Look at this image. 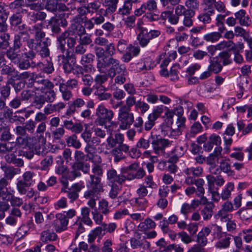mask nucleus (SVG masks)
Here are the masks:
<instances>
[{
    "label": "nucleus",
    "instance_id": "f257e3e1",
    "mask_svg": "<svg viewBox=\"0 0 252 252\" xmlns=\"http://www.w3.org/2000/svg\"><path fill=\"white\" fill-rule=\"evenodd\" d=\"M145 175V171L143 168H140L135 173L130 172L126 176L123 173L118 174L117 171L113 168L109 169L107 172V179L109 184L123 185L126 180L131 181L135 179H141Z\"/></svg>",
    "mask_w": 252,
    "mask_h": 252
},
{
    "label": "nucleus",
    "instance_id": "f03ea898",
    "mask_svg": "<svg viewBox=\"0 0 252 252\" xmlns=\"http://www.w3.org/2000/svg\"><path fill=\"white\" fill-rule=\"evenodd\" d=\"M77 40V34L72 30H67L62 32L57 38L58 49L63 53L66 50L65 44L68 50L74 48Z\"/></svg>",
    "mask_w": 252,
    "mask_h": 252
},
{
    "label": "nucleus",
    "instance_id": "7ed1b4c3",
    "mask_svg": "<svg viewBox=\"0 0 252 252\" xmlns=\"http://www.w3.org/2000/svg\"><path fill=\"white\" fill-rule=\"evenodd\" d=\"M109 75L112 79L114 78V85H121L126 82L127 72L125 66L119 63L114 68H109Z\"/></svg>",
    "mask_w": 252,
    "mask_h": 252
},
{
    "label": "nucleus",
    "instance_id": "20e7f679",
    "mask_svg": "<svg viewBox=\"0 0 252 252\" xmlns=\"http://www.w3.org/2000/svg\"><path fill=\"white\" fill-rule=\"evenodd\" d=\"M221 152V147H216L213 153L206 158V163L210 166L209 170L211 174L216 175L219 172L217 164L220 163V159L222 158Z\"/></svg>",
    "mask_w": 252,
    "mask_h": 252
},
{
    "label": "nucleus",
    "instance_id": "39448f33",
    "mask_svg": "<svg viewBox=\"0 0 252 252\" xmlns=\"http://www.w3.org/2000/svg\"><path fill=\"white\" fill-rule=\"evenodd\" d=\"M96 115L97 118L94 122L95 125L106 127V123L111 121L114 114L112 110L107 109L102 105H100L96 109Z\"/></svg>",
    "mask_w": 252,
    "mask_h": 252
},
{
    "label": "nucleus",
    "instance_id": "423d86ee",
    "mask_svg": "<svg viewBox=\"0 0 252 252\" xmlns=\"http://www.w3.org/2000/svg\"><path fill=\"white\" fill-rule=\"evenodd\" d=\"M149 139L152 140V145L154 153L158 155H166L167 156H169V153L167 151H165L166 147L170 145V142L167 139H162L157 135L151 134Z\"/></svg>",
    "mask_w": 252,
    "mask_h": 252
},
{
    "label": "nucleus",
    "instance_id": "0eeeda50",
    "mask_svg": "<svg viewBox=\"0 0 252 252\" xmlns=\"http://www.w3.org/2000/svg\"><path fill=\"white\" fill-rule=\"evenodd\" d=\"M117 228V224L115 222H110L106 223L103 222L101 226L96 227L94 230H92L88 235V242L89 243H93L97 236L101 235L102 231L107 233H114Z\"/></svg>",
    "mask_w": 252,
    "mask_h": 252
},
{
    "label": "nucleus",
    "instance_id": "6e6552de",
    "mask_svg": "<svg viewBox=\"0 0 252 252\" xmlns=\"http://www.w3.org/2000/svg\"><path fill=\"white\" fill-rule=\"evenodd\" d=\"M184 14V11L178 5L174 8V13L170 10L164 11L160 14V18L163 21L167 20L171 25H176L179 22L180 16H183Z\"/></svg>",
    "mask_w": 252,
    "mask_h": 252
},
{
    "label": "nucleus",
    "instance_id": "1a4fd4ad",
    "mask_svg": "<svg viewBox=\"0 0 252 252\" xmlns=\"http://www.w3.org/2000/svg\"><path fill=\"white\" fill-rule=\"evenodd\" d=\"M130 111L119 109L118 113V120L120 122L119 128L122 130L129 128L134 123V115Z\"/></svg>",
    "mask_w": 252,
    "mask_h": 252
},
{
    "label": "nucleus",
    "instance_id": "9d476101",
    "mask_svg": "<svg viewBox=\"0 0 252 252\" xmlns=\"http://www.w3.org/2000/svg\"><path fill=\"white\" fill-rule=\"evenodd\" d=\"M88 183L87 187L90 188V189L86 191V196L90 197L93 195L94 193L98 194L103 191V184L100 177L90 175V180Z\"/></svg>",
    "mask_w": 252,
    "mask_h": 252
},
{
    "label": "nucleus",
    "instance_id": "9b49d317",
    "mask_svg": "<svg viewBox=\"0 0 252 252\" xmlns=\"http://www.w3.org/2000/svg\"><path fill=\"white\" fill-rule=\"evenodd\" d=\"M81 137L86 143L85 151H94L96 150V146L100 142L99 138L92 137V133L90 130H85L81 134Z\"/></svg>",
    "mask_w": 252,
    "mask_h": 252
},
{
    "label": "nucleus",
    "instance_id": "f8f14e48",
    "mask_svg": "<svg viewBox=\"0 0 252 252\" xmlns=\"http://www.w3.org/2000/svg\"><path fill=\"white\" fill-rule=\"evenodd\" d=\"M214 228L218 232H221V227L216 224L209 225L203 228L197 235L196 242L200 246H205L207 243V236L211 233L212 229Z\"/></svg>",
    "mask_w": 252,
    "mask_h": 252
},
{
    "label": "nucleus",
    "instance_id": "ddd939ff",
    "mask_svg": "<svg viewBox=\"0 0 252 252\" xmlns=\"http://www.w3.org/2000/svg\"><path fill=\"white\" fill-rule=\"evenodd\" d=\"M32 85L36 91L44 92L46 90L53 89L54 84L48 79H44L40 75L37 74V76L34 78Z\"/></svg>",
    "mask_w": 252,
    "mask_h": 252
},
{
    "label": "nucleus",
    "instance_id": "4468645a",
    "mask_svg": "<svg viewBox=\"0 0 252 252\" xmlns=\"http://www.w3.org/2000/svg\"><path fill=\"white\" fill-rule=\"evenodd\" d=\"M119 61L112 57H109L107 59L104 57L102 59H97L96 68L98 71L100 73H106V71L108 66H111L110 68H114L119 63Z\"/></svg>",
    "mask_w": 252,
    "mask_h": 252
},
{
    "label": "nucleus",
    "instance_id": "2eb2a0df",
    "mask_svg": "<svg viewBox=\"0 0 252 252\" xmlns=\"http://www.w3.org/2000/svg\"><path fill=\"white\" fill-rule=\"evenodd\" d=\"M85 188L84 183L80 182L73 184L70 188L64 190L61 189V192L66 193L68 198L71 202L78 199L79 197L78 193Z\"/></svg>",
    "mask_w": 252,
    "mask_h": 252
},
{
    "label": "nucleus",
    "instance_id": "dca6fc26",
    "mask_svg": "<svg viewBox=\"0 0 252 252\" xmlns=\"http://www.w3.org/2000/svg\"><path fill=\"white\" fill-rule=\"evenodd\" d=\"M14 80L9 79L5 85L0 88V110L6 107V102L8 99L11 94V87L10 84H12Z\"/></svg>",
    "mask_w": 252,
    "mask_h": 252
},
{
    "label": "nucleus",
    "instance_id": "f3484780",
    "mask_svg": "<svg viewBox=\"0 0 252 252\" xmlns=\"http://www.w3.org/2000/svg\"><path fill=\"white\" fill-rule=\"evenodd\" d=\"M194 177V176H186L185 183L188 185L194 184L197 187L196 196L202 197L205 193V190L203 187L205 182L202 179H195Z\"/></svg>",
    "mask_w": 252,
    "mask_h": 252
},
{
    "label": "nucleus",
    "instance_id": "a211bd4d",
    "mask_svg": "<svg viewBox=\"0 0 252 252\" xmlns=\"http://www.w3.org/2000/svg\"><path fill=\"white\" fill-rule=\"evenodd\" d=\"M73 53L70 54V51H66L65 55H60L58 57V61L60 65H63V69L65 72H70L72 69V66L69 63V60L74 58Z\"/></svg>",
    "mask_w": 252,
    "mask_h": 252
},
{
    "label": "nucleus",
    "instance_id": "6ab92c4d",
    "mask_svg": "<svg viewBox=\"0 0 252 252\" xmlns=\"http://www.w3.org/2000/svg\"><path fill=\"white\" fill-rule=\"evenodd\" d=\"M90 166L89 163L84 162H75L72 166V170L70 174L73 178L81 176L82 171L85 173H88L90 171Z\"/></svg>",
    "mask_w": 252,
    "mask_h": 252
},
{
    "label": "nucleus",
    "instance_id": "aec40b11",
    "mask_svg": "<svg viewBox=\"0 0 252 252\" xmlns=\"http://www.w3.org/2000/svg\"><path fill=\"white\" fill-rule=\"evenodd\" d=\"M67 24V22L65 19L55 17H52L48 22V25L51 27L52 32L56 34L61 32V27L65 28Z\"/></svg>",
    "mask_w": 252,
    "mask_h": 252
},
{
    "label": "nucleus",
    "instance_id": "412c9836",
    "mask_svg": "<svg viewBox=\"0 0 252 252\" xmlns=\"http://www.w3.org/2000/svg\"><path fill=\"white\" fill-rule=\"evenodd\" d=\"M43 27L41 24H36L32 27V31L34 34V39H31L27 42V46L29 47L30 44L33 43L41 44L42 43V39L45 36V33L43 31Z\"/></svg>",
    "mask_w": 252,
    "mask_h": 252
},
{
    "label": "nucleus",
    "instance_id": "4be33fe9",
    "mask_svg": "<svg viewBox=\"0 0 252 252\" xmlns=\"http://www.w3.org/2000/svg\"><path fill=\"white\" fill-rule=\"evenodd\" d=\"M32 42L30 44L29 47L30 49L34 50L35 52L38 53L43 58H46L49 56L50 51L48 48V45L46 42L43 41L42 43L38 44V43Z\"/></svg>",
    "mask_w": 252,
    "mask_h": 252
},
{
    "label": "nucleus",
    "instance_id": "5701e85b",
    "mask_svg": "<svg viewBox=\"0 0 252 252\" xmlns=\"http://www.w3.org/2000/svg\"><path fill=\"white\" fill-rule=\"evenodd\" d=\"M182 10L185 12L195 14L196 11L198 10L200 6V2L199 0H186L185 5H179Z\"/></svg>",
    "mask_w": 252,
    "mask_h": 252
},
{
    "label": "nucleus",
    "instance_id": "b1692460",
    "mask_svg": "<svg viewBox=\"0 0 252 252\" xmlns=\"http://www.w3.org/2000/svg\"><path fill=\"white\" fill-rule=\"evenodd\" d=\"M57 220H55L54 227L57 232H61L66 229L68 220L65 215L58 214L56 215Z\"/></svg>",
    "mask_w": 252,
    "mask_h": 252
},
{
    "label": "nucleus",
    "instance_id": "393cba45",
    "mask_svg": "<svg viewBox=\"0 0 252 252\" xmlns=\"http://www.w3.org/2000/svg\"><path fill=\"white\" fill-rule=\"evenodd\" d=\"M138 29L139 33L137 35V39L138 41L139 45L142 47H145L149 44L151 46L152 42L150 38L148 37L147 33V29L143 27L138 26Z\"/></svg>",
    "mask_w": 252,
    "mask_h": 252
},
{
    "label": "nucleus",
    "instance_id": "a878e982",
    "mask_svg": "<svg viewBox=\"0 0 252 252\" xmlns=\"http://www.w3.org/2000/svg\"><path fill=\"white\" fill-rule=\"evenodd\" d=\"M30 35L27 32H19L18 34L15 35L14 40V46L15 49H20L23 45V43L29 41Z\"/></svg>",
    "mask_w": 252,
    "mask_h": 252
},
{
    "label": "nucleus",
    "instance_id": "bb28decb",
    "mask_svg": "<svg viewBox=\"0 0 252 252\" xmlns=\"http://www.w3.org/2000/svg\"><path fill=\"white\" fill-rule=\"evenodd\" d=\"M229 159L224 158H222L220 161L219 167V172L220 170L227 174L228 176H234V171L231 169L230 164L228 162Z\"/></svg>",
    "mask_w": 252,
    "mask_h": 252
},
{
    "label": "nucleus",
    "instance_id": "cd10ccee",
    "mask_svg": "<svg viewBox=\"0 0 252 252\" xmlns=\"http://www.w3.org/2000/svg\"><path fill=\"white\" fill-rule=\"evenodd\" d=\"M58 239L57 235L50 230H44L40 234V240L44 243L56 241Z\"/></svg>",
    "mask_w": 252,
    "mask_h": 252
},
{
    "label": "nucleus",
    "instance_id": "c85d7f7f",
    "mask_svg": "<svg viewBox=\"0 0 252 252\" xmlns=\"http://www.w3.org/2000/svg\"><path fill=\"white\" fill-rule=\"evenodd\" d=\"M85 105V102L81 98H77L69 105L66 115H71L76 111V108H80Z\"/></svg>",
    "mask_w": 252,
    "mask_h": 252
},
{
    "label": "nucleus",
    "instance_id": "c756f323",
    "mask_svg": "<svg viewBox=\"0 0 252 252\" xmlns=\"http://www.w3.org/2000/svg\"><path fill=\"white\" fill-rule=\"evenodd\" d=\"M209 63L210 64L208 68V70H210L212 73L217 74L221 71L222 66L219 61L218 57L213 58L210 57Z\"/></svg>",
    "mask_w": 252,
    "mask_h": 252
},
{
    "label": "nucleus",
    "instance_id": "7c9ffc66",
    "mask_svg": "<svg viewBox=\"0 0 252 252\" xmlns=\"http://www.w3.org/2000/svg\"><path fill=\"white\" fill-rule=\"evenodd\" d=\"M130 244L131 247L133 249H138L142 247L144 250L149 249L150 247V243L146 241H142L140 239H137L135 238H132L130 240Z\"/></svg>",
    "mask_w": 252,
    "mask_h": 252
},
{
    "label": "nucleus",
    "instance_id": "2f4dec72",
    "mask_svg": "<svg viewBox=\"0 0 252 252\" xmlns=\"http://www.w3.org/2000/svg\"><path fill=\"white\" fill-rule=\"evenodd\" d=\"M207 205L201 210V214L204 220H210L213 215L214 204L212 202H208Z\"/></svg>",
    "mask_w": 252,
    "mask_h": 252
},
{
    "label": "nucleus",
    "instance_id": "473e14b6",
    "mask_svg": "<svg viewBox=\"0 0 252 252\" xmlns=\"http://www.w3.org/2000/svg\"><path fill=\"white\" fill-rule=\"evenodd\" d=\"M82 21V18L79 15H76L74 17L72 20V23L71 25V30H78L80 32V34L84 33L86 32L85 28L80 25L81 22Z\"/></svg>",
    "mask_w": 252,
    "mask_h": 252
},
{
    "label": "nucleus",
    "instance_id": "72a5a7b5",
    "mask_svg": "<svg viewBox=\"0 0 252 252\" xmlns=\"http://www.w3.org/2000/svg\"><path fill=\"white\" fill-rule=\"evenodd\" d=\"M206 178L208 181L209 190L212 189V188L214 187V183L215 181L216 185L219 186H221L224 183V179L220 176H218L215 178L211 175H209L206 176Z\"/></svg>",
    "mask_w": 252,
    "mask_h": 252
},
{
    "label": "nucleus",
    "instance_id": "f704fd0d",
    "mask_svg": "<svg viewBox=\"0 0 252 252\" xmlns=\"http://www.w3.org/2000/svg\"><path fill=\"white\" fill-rule=\"evenodd\" d=\"M103 6L106 7V11L108 13L115 12L117 8L119 0H102Z\"/></svg>",
    "mask_w": 252,
    "mask_h": 252
},
{
    "label": "nucleus",
    "instance_id": "c9c22d12",
    "mask_svg": "<svg viewBox=\"0 0 252 252\" xmlns=\"http://www.w3.org/2000/svg\"><path fill=\"white\" fill-rule=\"evenodd\" d=\"M100 4L96 1H93L90 2L86 5L88 14H90L91 16H93L97 13V12H103V9H100Z\"/></svg>",
    "mask_w": 252,
    "mask_h": 252
},
{
    "label": "nucleus",
    "instance_id": "e433bc0d",
    "mask_svg": "<svg viewBox=\"0 0 252 252\" xmlns=\"http://www.w3.org/2000/svg\"><path fill=\"white\" fill-rule=\"evenodd\" d=\"M1 169L4 172V176L8 180H11L17 173V169L12 166H1Z\"/></svg>",
    "mask_w": 252,
    "mask_h": 252
},
{
    "label": "nucleus",
    "instance_id": "4c0bfd02",
    "mask_svg": "<svg viewBox=\"0 0 252 252\" xmlns=\"http://www.w3.org/2000/svg\"><path fill=\"white\" fill-rule=\"evenodd\" d=\"M231 236L225 235L223 237L217 242L215 247L218 249H226L229 247Z\"/></svg>",
    "mask_w": 252,
    "mask_h": 252
},
{
    "label": "nucleus",
    "instance_id": "58836bf2",
    "mask_svg": "<svg viewBox=\"0 0 252 252\" xmlns=\"http://www.w3.org/2000/svg\"><path fill=\"white\" fill-rule=\"evenodd\" d=\"M59 91L62 94L63 99L65 101L69 100L72 96V92L66 88L65 83H60Z\"/></svg>",
    "mask_w": 252,
    "mask_h": 252
},
{
    "label": "nucleus",
    "instance_id": "ea45409f",
    "mask_svg": "<svg viewBox=\"0 0 252 252\" xmlns=\"http://www.w3.org/2000/svg\"><path fill=\"white\" fill-rule=\"evenodd\" d=\"M156 225L155 222L152 220L148 218L139 224L138 228L142 231H146L149 229L154 228Z\"/></svg>",
    "mask_w": 252,
    "mask_h": 252
},
{
    "label": "nucleus",
    "instance_id": "a19ab883",
    "mask_svg": "<svg viewBox=\"0 0 252 252\" xmlns=\"http://www.w3.org/2000/svg\"><path fill=\"white\" fill-rule=\"evenodd\" d=\"M234 189V184L232 182L228 183L221 193V198L222 200L228 199L231 196V191Z\"/></svg>",
    "mask_w": 252,
    "mask_h": 252
},
{
    "label": "nucleus",
    "instance_id": "79ce46f5",
    "mask_svg": "<svg viewBox=\"0 0 252 252\" xmlns=\"http://www.w3.org/2000/svg\"><path fill=\"white\" fill-rule=\"evenodd\" d=\"M19 50V49H15L14 46L13 48H9L6 51L7 58L13 62L18 61L21 58Z\"/></svg>",
    "mask_w": 252,
    "mask_h": 252
},
{
    "label": "nucleus",
    "instance_id": "37998d69",
    "mask_svg": "<svg viewBox=\"0 0 252 252\" xmlns=\"http://www.w3.org/2000/svg\"><path fill=\"white\" fill-rule=\"evenodd\" d=\"M238 129L241 131L243 135H246L252 131V123L248 124L246 126L242 121H239L237 123Z\"/></svg>",
    "mask_w": 252,
    "mask_h": 252
},
{
    "label": "nucleus",
    "instance_id": "c03bdc74",
    "mask_svg": "<svg viewBox=\"0 0 252 252\" xmlns=\"http://www.w3.org/2000/svg\"><path fill=\"white\" fill-rule=\"evenodd\" d=\"M8 193L10 194L7 195L8 199H4L5 201H10V204L12 206L20 207L23 203V199L19 197L15 196L9 190Z\"/></svg>",
    "mask_w": 252,
    "mask_h": 252
},
{
    "label": "nucleus",
    "instance_id": "a18cd8bd",
    "mask_svg": "<svg viewBox=\"0 0 252 252\" xmlns=\"http://www.w3.org/2000/svg\"><path fill=\"white\" fill-rule=\"evenodd\" d=\"M66 141L69 147L72 146L75 149H79L81 147V143L76 134H73L68 137Z\"/></svg>",
    "mask_w": 252,
    "mask_h": 252
},
{
    "label": "nucleus",
    "instance_id": "49530a36",
    "mask_svg": "<svg viewBox=\"0 0 252 252\" xmlns=\"http://www.w3.org/2000/svg\"><path fill=\"white\" fill-rule=\"evenodd\" d=\"M132 8V5L124 1L123 5L118 9L117 13L123 16L128 15L130 14Z\"/></svg>",
    "mask_w": 252,
    "mask_h": 252
},
{
    "label": "nucleus",
    "instance_id": "de8ad7c7",
    "mask_svg": "<svg viewBox=\"0 0 252 252\" xmlns=\"http://www.w3.org/2000/svg\"><path fill=\"white\" fill-rule=\"evenodd\" d=\"M53 162V158L51 155L46 156L40 162V169L42 171H47Z\"/></svg>",
    "mask_w": 252,
    "mask_h": 252
},
{
    "label": "nucleus",
    "instance_id": "09e8293b",
    "mask_svg": "<svg viewBox=\"0 0 252 252\" xmlns=\"http://www.w3.org/2000/svg\"><path fill=\"white\" fill-rule=\"evenodd\" d=\"M15 73H17V71H15V68L11 64H3L0 70L1 75H7V76L14 77Z\"/></svg>",
    "mask_w": 252,
    "mask_h": 252
},
{
    "label": "nucleus",
    "instance_id": "8fccbe9b",
    "mask_svg": "<svg viewBox=\"0 0 252 252\" xmlns=\"http://www.w3.org/2000/svg\"><path fill=\"white\" fill-rule=\"evenodd\" d=\"M30 186L28 185L22 180H20L16 183V189L20 195H25L27 193Z\"/></svg>",
    "mask_w": 252,
    "mask_h": 252
},
{
    "label": "nucleus",
    "instance_id": "3c124183",
    "mask_svg": "<svg viewBox=\"0 0 252 252\" xmlns=\"http://www.w3.org/2000/svg\"><path fill=\"white\" fill-rule=\"evenodd\" d=\"M132 47V44H128L126 40L121 39L119 40L117 48L121 53H124L128 50L129 48Z\"/></svg>",
    "mask_w": 252,
    "mask_h": 252
},
{
    "label": "nucleus",
    "instance_id": "603ef678",
    "mask_svg": "<svg viewBox=\"0 0 252 252\" xmlns=\"http://www.w3.org/2000/svg\"><path fill=\"white\" fill-rule=\"evenodd\" d=\"M36 76L37 73L34 72L24 71L19 74L18 79L21 80L28 79L29 84H32L34 78H36Z\"/></svg>",
    "mask_w": 252,
    "mask_h": 252
},
{
    "label": "nucleus",
    "instance_id": "864d4df0",
    "mask_svg": "<svg viewBox=\"0 0 252 252\" xmlns=\"http://www.w3.org/2000/svg\"><path fill=\"white\" fill-rule=\"evenodd\" d=\"M137 101L134 96L130 95L127 97L126 100V104L121 106L120 109L131 111V107L135 105L136 107Z\"/></svg>",
    "mask_w": 252,
    "mask_h": 252
},
{
    "label": "nucleus",
    "instance_id": "5fc2aeb1",
    "mask_svg": "<svg viewBox=\"0 0 252 252\" xmlns=\"http://www.w3.org/2000/svg\"><path fill=\"white\" fill-rule=\"evenodd\" d=\"M221 37V33L219 32H212L204 35V39L207 42H215Z\"/></svg>",
    "mask_w": 252,
    "mask_h": 252
},
{
    "label": "nucleus",
    "instance_id": "6e6d98bb",
    "mask_svg": "<svg viewBox=\"0 0 252 252\" xmlns=\"http://www.w3.org/2000/svg\"><path fill=\"white\" fill-rule=\"evenodd\" d=\"M220 59L222 64L224 65H227L232 63V59L231 58L230 54L227 51H223L220 52L218 56V58Z\"/></svg>",
    "mask_w": 252,
    "mask_h": 252
},
{
    "label": "nucleus",
    "instance_id": "4d7b16f0",
    "mask_svg": "<svg viewBox=\"0 0 252 252\" xmlns=\"http://www.w3.org/2000/svg\"><path fill=\"white\" fill-rule=\"evenodd\" d=\"M16 144L14 142H7L0 144V153L5 154L13 151Z\"/></svg>",
    "mask_w": 252,
    "mask_h": 252
},
{
    "label": "nucleus",
    "instance_id": "13d9d810",
    "mask_svg": "<svg viewBox=\"0 0 252 252\" xmlns=\"http://www.w3.org/2000/svg\"><path fill=\"white\" fill-rule=\"evenodd\" d=\"M142 4L147 12L156 11L158 9V5L156 0H148Z\"/></svg>",
    "mask_w": 252,
    "mask_h": 252
},
{
    "label": "nucleus",
    "instance_id": "bf43d9fd",
    "mask_svg": "<svg viewBox=\"0 0 252 252\" xmlns=\"http://www.w3.org/2000/svg\"><path fill=\"white\" fill-rule=\"evenodd\" d=\"M45 102L46 101H45L43 95L41 94L36 95L33 98V100L32 102V105L35 108L40 109L43 106Z\"/></svg>",
    "mask_w": 252,
    "mask_h": 252
},
{
    "label": "nucleus",
    "instance_id": "052dcab7",
    "mask_svg": "<svg viewBox=\"0 0 252 252\" xmlns=\"http://www.w3.org/2000/svg\"><path fill=\"white\" fill-rule=\"evenodd\" d=\"M39 138L41 140V144L36 146L35 148V151L38 155L43 156L47 152V151H45L46 147L44 145L46 141L42 135H40Z\"/></svg>",
    "mask_w": 252,
    "mask_h": 252
},
{
    "label": "nucleus",
    "instance_id": "680f3d73",
    "mask_svg": "<svg viewBox=\"0 0 252 252\" xmlns=\"http://www.w3.org/2000/svg\"><path fill=\"white\" fill-rule=\"evenodd\" d=\"M48 90V91H46L44 94L41 95L43 96L44 99L46 102L52 103L56 99V94L53 89Z\"/></svg>",
    "mask_w": 252,
    "mask_h": 252
},
{
    "label": "nucleus",
    "instance_id": "e2e57ef3",
    "mask_svg": "<svg viewBox=\"0 0 252 252\" xmlns=\"http://www.w3.org/2000/svg\"><path fill=\"white\" fill-rule=\"evenodd\" d=\"M215 46H216L217 50H222L226 48L233 49L235 45L232 41L229 40L223 41Z\"/></svg>",
    "mask_w": 252,
    "mask_h": 252
},
{
    "label": "nucleus",
    "instance_id": "0e129e2a",
    "mask_svg": "<svg viewBox=\"0 0 252 252\" xmlns=\"http://www.w3.org/2000/svg\"><path fill=\"white\" fill-rule=\"evenodd\" d=\"M35 174L33 172L28 171L24 172L22 175V180L29 186H31L34 183L33 180Z\"/></svg>",
    "mask_w": 252,
    "mask_h": 252
},
{
    "label": "nucleus",
    "instance_id": "69168bd1",
    "mask_svg": "<svg viewBox=\"0 0 252 252\" xmlns=\"http://www.w3.org/2000/svg\"><path fill=\"white\" fill-rule=\"evenodd\" d=\"M165 107L163 105L156 106L149 115L156 121L158 118L160 117Z\"/></svg>",
    "mask_w": 252,
    "mask_h": 252
},
{
    "label": "nucleus",
    "instance_id": "338daca9",
    "mask_svg": "<svg viewBox=\"0 0 252 252\" xmlns=\"http://www.w3.org/2000/svg\"><path fill=\"white\" fill-rule=\"evenodd\" d=\"M215 216L217 219H220V221L226 222L229 219L232 217V215L220 208Z\"/></svg>",
    "mask_w": 252,
    "mask_h": 252
},
{
    "label": "nucleus",
    "instance_id": "774afa93",
    "mask_svg": "<svg viewBox=\"0 0 252 252\" xmlns=\"http://www.w3.org/2000/svg\"><path fill=\"white\" fill-rule=\"evenodd\" d=\"M98 211L104 215H107L110 212L108 208V202L106 200L103 199L98 203Z\"/></svg>",
    "mask_w": 252,
    "mask_h": 252
}]
</instances>
